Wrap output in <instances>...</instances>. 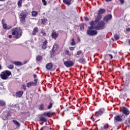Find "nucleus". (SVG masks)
<instances>
[{
	"label": "nucleus",
	"instance_id": "obj_38",
	"mask_svg": "<svg viewBox=\"0 0 130 130\" xmlns=\"http://www.w3.org/2000/svg\"><path fill=\"white\" fill-rule=\"evenodd\" d=\"M42 2L43 3L44 6H46V5H47V3L46 2V1L45 0H42Z\"/></svg>",
	"mask_w": 130,
	"mask_h": 130
},
{
	"label": "nucleus",
	"instance_id": "obj_27",
	"mask_svg": "<svg viewBox=\"0 0 130 130\" xmlns=\"http://www.w3.org/2000/svg\"><path fill=\"white\" fill-rule=\"evenodd\" d=\"M41 21H42V24L44 25L46 23V22H47V19L46 18H42L41 19Z\"/></svg>",
	"mask_w": 130,
	"mask_h": 130
},
{
	"label": "nucleus",
	"instance_id": "obj_19",
	"mask_svg": "<svg viewBox=\"0 0 130 130\" xmlns=\"http://www.w3.org/2000/svg\"><path fill=\"white\" fill-rule=\"evenodd\" d=\"M37 32H38V27H36L34 28L31 34L32 35L35 36L36 35V33H37Z\"/></svg>",
	"mask_w": 130,
	"mask_h": 130
},
{
	"label": "nucleus",
	"instance_id": "obj_30",
	"mask_svg": "<svg viewBox=\"0 0 130 130\" xmlns=\"http://www.w3.org/2000/svg\"><path fill=\"white\" fill-rule=\"evenodd\" d=\"M31 14L32 17H36V16L38 15V12H37V11H32L31 12Z\"/></svg>",
	"mask_w": 130,
	"mask_h": 130
},
{
	"label": "nucleus",
	"instance_id": "obj_37",
	"mask_svg": "<svg viewBox=\"0 0 130 130\" xmlns=\"http://www.w3.org/2000/svg\"><path fill=\"white\" fill-rule=\"evenodd\" d=\"M41 34L42 35V36H46V32L45 31L42 30L41 32Z\"/></svg>",
	"mask_w": 130,
	"mask_h": 130
},
{
	"label": "nucleus",
	"instance_id": "obj_8",
	"mask_svg": "<svg viewBox=\"0 0 130 130\" xmlns=\"http://www.w3.org/2000/svg\"><path fill=\"white\" fill-rule=\"evenodd\" d=\"M58 48V46L56 44L53 45V48L52 49V52H51V57H52L55 53V50Z\"/></svg>",
	"mask_w": 130,
	"mask_h": 130
},
{
	"label": "nucleus",
	"instance_id": "obj_52",
	"mask_svg": "<svg viewBox=\"0 0 130 130\" xmlns=\"http://www.w3.org/2000/svg\"><path fill=\"white\" fill-rule=\"evenodd\" d=\"M105 1L107 2H111V1H112V0H105Z\"/></svg>",
	"mask_w": 130,
	"mask_h": 130
},
{
	"label": "nucleus",
	"instance_id": "obj_18",
	"mask_svg": "<svg viewBox=\"0 0 130 130\" xmlns=\"http://www.w3.org/2000/svg\"><path fill=\"white\" fill-rule=\"evenodd\" d=\"M83 52L81 50H79L77 52L76 54H75V57H79L80 55H83Z\"/></svg>",
	"mask_w": 130,
	"mask_h": 130
},
{
	"label": "nucleus",
	"instance_id": "obj_39",
	"mask_svg": "<svg viewBox=\"0 0 130 130\" xmlns=\"http://www.w3.org/2000/svg\"><path fill=\"white\" fill-rule=\"evenodd\" d=\"M75 39H72V42L71 43V45H75Z\"/></svg>",
	"mask_w": 130,
	"mask_h": 130
},
{
	"label": "nucleus",
	"instance_id": "obj_13",
	"mask_svg": "<svg viewBox=\"0 0 130 130\" xmlns=\"http://www.w3.org/2000/svg\"><path fill=\"white\" fill-rule=\"evenodd\" d=\"M53 68V64L52 63H48L46 66V68L48 71H51V69Z\"/></svg>",
	"mask_w": 130,
	"mask_h": 130
},
{
	"label": "nucleus",
	"instance_id": "obj_31",
	"mask_svg": "<svg viewBox=\"0 0 130 130\" xmlns=\"http://www.w3.org/2000/svg\"><path fill=\"white\" fill-rule=\"evenodd\" d=\"M13 122H14V123H15V124H16L17 126H19L20 125V123H19V122H18L17 120H13Z\"/></svg>",
	"mask_w": 130,
	"mask_h": 130
},
{
	"label": "nucleus",
	"instance_id": "obj_45",
	"mask_svg": "<svg viewBox=\"0 0 130 130\" xmlns=\"http://www.w3.org/2000/svg\"><path fill=\"white\" fill-rule=\"evenodd\" d=\"M108 56H109V57L111 58V59H112V58H113V56H112V55L110 54H109L107 55Z\"/></svg>",
	"mask_w": 130,
	"mask_h": 130
},
{
	"label": "nucleus",
	"instance_id": "obj_9",
	"mask_svg": "<svg viewBox=\"0 0 130 130\" xmlns=\"http://www.w3.org/2000/svg\"><path fill=\"white\" fill-rule=\"evenodd\" d=\"M98 15L97 16L95 21H91L90 23H93V24H94V23H98V22H99V21H100V20H101V19L102 18V16L101 15V14H98Z\"/></svg>",
	"mask_w": 130,
	"mask_h": 130
},
{
	"label": "nucleus",
	"instance_id": "obj_22",
	"mask_svg": "<svg viewBox=\"0 0 130 130\" xmlns=\"http://www.w3.org/2000/svg\"><path fill=\"white\" fill-rule=\"evenodd\" d=\"M78 61L80 62V63H82L83 64H85V63H86V60H85V59L83 57L80 58L78 60Z\"/></svg>",
	"mask_w": 130,
	"mask_h": 130
},
{
	"label": "nucleus",
	"instance_id": "obj_34",
	"mask_svg": "<svg viewBox=\"0 0 130 130\" xmlns=\"http://www.w3.org/2000/svg\"><path fill=\"white\" fill-rule=\"evenodd\" d=\"M43 108H44V106H43V104H41L39 106V109H40V110H43Z\"/></svg>",
	"mask_w": 130,
	"mask_h": 130
},
{
	"label": "nucleus",
	"instance_id": "obj_32",
	"mask_svg": "<svg viewBox=\"0 0 130 130\" xmlns=\"http://www.w3.org/2000/svg\"><path fill=\"white\" fill-rule=\"evenodd\" d=\"M114 37L115 38V39L116 40H118V39H119V36H118V35L115 34L114 35Z\"/></svg>",
	"mask_w": 130,
	"mask_h": 130
},
{
	"label": "nucleus",
	"instance_id": "obj_29",
	"mask_svg": "<svg viewBox=\"0 0 130 130\" xmlns=\"http://www.w3.org/2000/svg\"><path fill=\"white\" fill-rule=\"evenodd\" d=\"M0 106H6V102L0 100Z\"/></svg>",
	"mask_w": 130,
	"mask_h": 130
},
{
	"label": "nucleus",
	"instance_id": "obj_7",
	"mask_svg": "<svg viewBox=\"0 0 130 130\" xmlns=\"http://www.w3.org/2000/svg\"><path fill=\"white\" fill-rule=\"evenodd\" d=\"M114 121L115 122H117V121H122V115L115 116L114 118Z\"/></svg>",
	"mask_w": 130,
	"mask_h": 130
},
{
	"label": "nucleus",
	"instance_id": "obj_15",
	"mask_svg": "<svg viewBox=\"0 0 130 130\" xmlns=\"http://www.w3.org/2000/svg\"><path fill=\"white\" fill-rule=\"evenodd\" d=\"M111 18H112V16L111 15H108L104 17V21L107 23L108 22V20H110Z\"/></svg>",
	"mask_w": 130,
	"mask_h": 130
},
{
	"label": "nucleus",
	"instance_id": "obj_12",
	"mask_svg": "<svg viewBox=\"0 0 130 130\" xmlns=\"http://www.w3.org/2000/svg\"><path fill=\"white\" fill-rule=\"evenodd\" d=\"M63 3L67 6H71L74 3V0H63Z\"/></svg>",
	"mask_w": 130,
	"mask_h": 130
},
{
	"label": "nucleus",
	"instance_id": "obj_55",
	"mask_svg": "<svg viewBox=\"0 0 130 130\" xmlns=\"http://www.w3.org/2000/svg\"><path fill=\"white\" fill-rule=\"evenodd\" d=\"M44 128V127H42L41 128L40 130H43Z\"/></svg>",
	"mask_w": 130,
	"mask_h": 130
},
{
	"label": "nucleus",
	"instance_id": "obj_4",
	"mask_svg": "<svg viewBox=\"0 0 130 130\" xmlns=\"http://www.w3.org/2000/svg\"><path fill=\"white\" fill-rule=\"evenodd\" d=\"M27 16H28V12L26 10H23L21 12L19 15V18L21 23H25Z\"/></svg>",
	"mask_w": 130,
	"mask_h": 130
},
{
	"label": "nucleus",
	"instance_id": "obj_17",
	"mask_svg": "<svg viewBox=\"0 0 130 130\" xmlns=\"http://www.w3.org/2000/svg\"><path fill=\"white\" fill-rule=\"evenodd\" d=\"M4 72L5 73V76L7 77V79H9V77L12 75V72L9 70H5Z\"/></svg>",
	"mask_w": 130,
	"mask_h": 130
},
{
	"label": "nucleus",
	"instance_id": "obj_23",
	"mask_svg": "<svg viewBox=\"0 0 130 130\" xmlns=\"http://www.w3.org/2000/svg\"><path fill=\"white\" fill-rule=\"evenodd\" d=\"M103 112L101 109H100L98 112L95 113L96 116H99V115H102Z\"/></svg>",
	"mask_w": 130,
	"mask_h": 130
},
{
	"label": "nucleus",
	"instance_id": "obj_28",
	"mask_svg": "<svg viewBox=\"0 0 130 130\" xmlns=\"http://www.w3.org/2000/svg\"><path fill=\"white\" fill-rule=\"evenodd\" d=\"M42 59V56L41 55H38L36 57V60L37 61H40Z\"/></svg>",
	"mask_w": 130,
	"mask_h": 130
},
{
	"label": "nucleus",
	"instance_id": "obj_58",
	"mask_svg": "<svg viewBox=\"0 0 130 130\" xmlns=\"http://www.w3.org/2000/svg\"><path fill=\"white\" fill-rule=\"evenodd\" d=\"M5 117H8V116H5Z\"/></svg>",
	"mask_w": 130,
	"mask_h": 130
},
{
	"label": "nucleus",
	"instance_id": "obj_51",
	"mask_svg": "<svg viewBox=\"0 0 130 130\" xmlns=\"http://www.w3.org/2000/svg\"><path fill=\"white\" fill-rule=\"evenodd\" d=\"M126 31H130V28H127L126 29Z\"/></svg>",
	"mask_w": 130,
	"mask_h": 130
},
{
	"label": "nucleus",
	"instance_id": "obj_56",
	"mask_svg": "<svg viewBox=\"0 0 130 130\" xmlns=\"http://www.w3.org/2000/svg\"><path fill=\"white\" fill-rule=\"evenodd\" d=\"M128 42H129V45H130V39L128 40Z\"/></svg>",
	"mask_w": 130,
	"mask_h": 130
},
{
	"label": "nucleus",
	"instance_id": "obj_5",
	"mask_svg": "<svg viewBox=\"0 0 130 130\" xmlns=\"http://www.w3.org/2000/svg\"><path fill=\"white\" fill-rule=\"evenodd\" d=\"M105 23L103 21L98 22L96 23H93V26L95 27L96 30H101L102 29H104V26Z\"/></svg>",
	"mask_w": 130,
	"mask_h": 130
},
{
	"label": "nucleus",
	"instance_id": "obj_42",
	"mask_svg": "<svg viewBox=\"0 0 130 130\" xmlns=\"http://www.w3.org/2000/svg\"><path fill=\"white\" fill-rule=\"evenodd\" d=\"M104 129H106L107 128H108V124L105 125V126H104Z\"/></svg>",
	"mask_w": 130,
	"mask_h": 130
},
{
	"label": "nucleus",
	"instance_id": "obj_41",
	"mask_svg": "<svg viewBox=\"0 0 130 130\" xmlns=\"http://www.w3.org/2000/svg\"><path fill=\"white\" fill-rule=\"evenodd\" d=\"M80 28L81 30H83V29H84V25L80 24Z\"/></svg>",
	"mask_w": 130,
	"mask_h": 130
},
{
	"label": "nucleus",
	"instance_id": "obj_11",
	"mask_svg": "<svg viewBox=\"0 0 130 130\" xmlns=\"http://www.w3.org/2000/svg\"><path fill=\"white\" fill-rule=\"evenodd\" d=\"M52 38H53V39H56L57 37H58V32H57L55 30H53V32L51 34Z\"/></svg>",
	"mask_w": 130,
	"mask_h": 130
},
{
	"label": "nucleus",
	"instance_id": "obj_50",
	"mask_svg": "<svg viewBox=\"0 0 130 130\" xmlns=\"http://www.w3.org/2000/svg\"><path fill=\"white\" fill-rule=\"evenodd\" d=\"M93 116H94V115H93L91 117V119H92L93 121H94V118L93 117Z\"/></svg>",
	"mask_w": 130,
	"mask_h": 130
},
{
	"label": "nucleus",
	"instance_id": "obj_21",
	"mask_svg": "<svg viewBox=\"0 0 130 130\" xmlns=\"http://www.w3.org/2000/svg\"><path fill=\"white\" fill-rule=\"evenodd\" d=\"M12 63H13V64H15V66H22L23 64H22V62H21L20 61H13L12 62Z\"/></svg>",
	"mask_w": 130,
	"mask_h": 130
},
{
	"label": "nucleus",
	"instance_id": "obj_48",
	"mask_svg": "<svg viewBox=\"0 0 130 130\" xmlns=\"http://www.w3.org/2000/svg\"><path fill=\"white\" fill-rule=\"evenodd\" d=\"M84 20H85V21H88L89 20V18L87 17H84Z\"/></svg>",
	"mask_w": 130,
	"mask_h": 130
},
{
	"label": "nucleus",
	"instance_id": "obj_47",
	"mask_svg": "<svg viewBox=\"0 0 130 130\" xmlns=\"http://www.w3.org/2000/svg\"><path fill=\"white\" fill-rule=\"evenodd\" d=\"M2 25H5L6 23H5V19H3L2 20Z\"/></svg>",
	"mask_w": 130,
	"mask_h": 130
},
{
	"label": "nucleus",
	"instance_id": "obj_44",
	"mask_svg": "<svg viewBox=\"0 0 130 130\" xmlns=\"http://www.w3.org/2000/svg\"><path fill=\"white\" fill-rule=\"evenodd\" d=\"M37 81H38V79L35 78L34 80V82H33L34 83H36V86H37Z\"/></svg>",
	"mask_w": 130,
	"mask_h": 130
},
{
	"label": "nucleus",
	"instance_id": "obj_43",
	"mask_svg": "<svg viewBox=\"0 0 130 130\" xmlns=\"http://www.w3.org/2000/svg\"><path fill=\"white\" fill-rule=\"evenodd\" d=\"M121 5L124 3V0H119Z\"/></svg>",
	"mask_w": 130,
	"mask_h": 130
},
{
	"label": "nucleus",
	"instance_id": "obj_3",
	"mask_svg": "<svg viewBox=\"0 0 130 130\" xmlns=\"http://www.w3.org/2000/svg\"><path fill=\"white\" fill-rule=\"evenodd\" d=\"M52 115H53V113H51L50 112L44 113L40 117V121L46 122V121H47V119L45 118V116H47L48 117H51Z\"/></svg>",
	"mask_w": 130,
	"mask_h": 130
},
{
	"label": "nucleus",
	"instance_id": "obj_10",
	"mask_svg": "<svg viewBox=\"0 0 130 130\" xmlns=\"http://www.w3.org/2000/svg\"><path fill=\"white\" fill-rule=\"evenodd\" d=\"M121 110L123 113L125 114V115H128V114H129V111L127 109H126V108L123 107L121 108Z\"/></svg>",
	"mask_w": 130,
	"mask_h": 130
},
{
	"label": "nucleus",
	"instance_id": "obj_16",
	"mask_svg": "<svg viewBox=\"0 0 130 130\" xmlns=\"http://www.w3.org/2000/svg\"><path fill=\"white\" fill-rule=\"evenodd\" d=\"M32 86H36V83L30 82L26 84V87H27V88H30V87H32Z\"/></svg>",
	"mask_w": 130,
	"mask_h": 130
},
{
	"label": "nucleus",
	"instance_id": "obj_26",
	"mask_svg": "<svg viewBox=\"0 0 130 130\" xmlns=\"http://www.w3.org/2000/svg\"><path fill=\"white\" fill-rule=\"evenodd\" d=\"M23 91H19L16 93V96L20 98L22 96V95H23Z\"/></svg>",
	"mask_w": 130,
	"mask_h": 130
},
{
	"label": "nucleus",
	"instance_id": "obj_36",
	"mask_svg": "<svg viewBox=\"0 0 130 130\" xmlns=\"http://www.w3.org/2000/svg\"><path fill=\"white\" fill-rule=\"evenodd\" d=\"M22 0H19L17 3L18 6H19V7H21L22 6Z\"/></svg>",
	"mask_w": 130,
	"mask_h": 130
},
{
	"label": "nucleus",
	"instance_id": "obj_33",
	"mask_svg": "<svg viewBox=\"0 0 130 130\" xmlns=\"http://www.w3.org/2000/svg\"><path fill=\"white\" fill-rule=\"evenodd\" d=\"M65 53L66 54H67V55H69V56H71V55H72V53L70 52L69 50H66L65 51Z\"/></svg>",
	"mask_w": 130,
	"mask_h": 130
},
{
	"label": "nucleus",
	"instance_id": "obj_6",
	"mask_svg": "<svg viewBox=\"0 0 130 130\" xmlns=\"http://www.w3.org/2000/svg\"><path fill=\"white\" fill-rule=\"evenodd\" d=\"M64 64L67 68H70L74 66V63L73 61H64Z\"/></svg>",
	"mask_w": 130,
	"mask_h": 130
},
{
	"label": "nucleus",
	"instance_id": "obj_1",
	"mask_svg": "<svg viewBox=\"0 0 130 130\" xmlns=\"http://www.w3.org/2000/svg\"><path fill=\"white\" fill-rule=\"evenodd\" d=\"M12 35L14 37V38H16V39H19V38H21L22 36V34H23V31L22 29L19 27L13 28L12 29Z\"/></svg>",
	"mask_w": 130,
	"mask_h": 130
},
{
	"label": "nucleus",
	"instance_id": "obj_49",
	"mask_svg": "<svg viewBox=\"0 0 130 130\" xmlns=\"http://www.w3.org/2000/svg\"><path fill=\"white\" fill-rule=\"evenodd\" d=\"M33 77L35 79H36V78H37V75L36 74H34Z\"/></svg>",
	"mask_w": 130,
	"mask_h": 130
},
{
	"label": "nucleus",
	"instance_id": "obj_24",
	"mask_svg": "<svg viewBox=\"0 0 130 130\" xmlns=\"http://www.w3.org/2000/svg\"><path fill=\"white\" fill-rule=\"evenodd\" d=\"M106 10L104 9H101L99 10L98 14L99 15H102V14H104L105 13Z\"/></svg>",
	"mask_w": 130,
	"mask_h": 130
},
{
	"label": "nucleus",
	"instance_id": "obj_46",
	"mask_svg": "<svg viewBox=\"0 0 130 130\" xmlns=\"http://www.w3.org/2000/svg\"><path fill=\"white\" fill-rule=\"evenodd\" d=\"M70 50H72V51L75 50V48L74 47H70Z\"/></svg>",
	"mask_w": 130,
	"mask_h": 130
},
{
	"label": "nucleus",
	"instance_id": "obj_40",
	"mask_svg": "<svg viewBox=\"0 0 130 130\" xmlns=\"http://www.w3.org/2000/svg\"><path fill=\"white\" fill-rule=\"evenodd\" d=\"M52 107V103H50V105L48 106V109H50Z\"/></svg>",
	"mask_w": 130,
	"mask_h": 130
},
{
	"label": "nucleus",
	"instance_id": "obj_54",
	"mask_svg": "<svg viewBox=\"0 0 130 130\" xmlns=\"http://www.w3.org/2000/svg\"><path fill=\"white\" fill-rule=\"evenodd\" d=\"M6 0H0V2H5Z\"/></svg>",
	"mask_w": 130,
	"mask_h": 130
},
{
	"label": "nucleus",
	"instance_id": "obj_20",
	"mask_svg": "<svg viewBox=\"0 0 130 130\" xmlns=\"http://www.w3.org/2000/svg\"><path fill=\"white\" fill-rule=\"evenodd\" d=\"M47 43H48L47 41H45L43 43V45L42 46V49H46V48L47 47V46L46 45V44H47Z\"/></svg>",
	"mask_w": 130,
	"mask_h": 130
},
{
	"label": "nucleus",
	"instance_id": "obj_53",
	"mask_svg": "<svg viewBox=\"0 0 130 130\" xmlns=\"http://www.w3.org/2000/svg\"><path fill=\"white\" fill-rule=\"evenodd\" d=\"M8 37H9V38H12V35H9V36H8Z\"/></svg>",
	"mask_w": 130,
	"mask_h": 130
},
{
	"label": "nucleus",
	"instance_id": "obj_25",
	"mask_svg": "<svg viewBox=\"0 0 130 130\" xmlns=\"http://www.w3.org/2000/svg\"><path fill=\"white\" fill-rule=\"evenodd\" d=\"M3 27L5 30H10V29L12 28V26L8 27V26H7V24L6 23L5 24L3 25Z\"/></svg>",
	"mask_w": 130,
	"mask_h": 130
},
{
	"label": "nucleus",
	"instance_id": "obj_2",
	"mask_svg": "<svg viewBox=\"0 0 130 130\" xmlns=\"http://www.w3.org/2000/svg\"><path fill=\"white\" fill-rule=\"evenodd\" d=\"M93 22H90V26L88 27V30H87V34L90 36H94L97 35V30H93L95 29V26L93 24Z\"/></svg>",
	"mask_w": 130,
	"mask_h": 130
},
{
	"label": "nucleus",
	"instance_id": "obj_59",
	"mask_svg": "<svg viewBox=\"0 0 130 130\" xmlns=\"http://www.w3.org/2000/svg\"><path fill=\"white\" fill-rule=\"evenodd\" d=\"M24 90H26V88H24Z\"/></svg>",
	"mask_w": 130,
	"mask_h": 130
},
{
	"label": "nucleus",
	"instance_id": "obj_14",
	"mask_svg": "<svg viewBox=\"0 0 130 130\" xmlns=\"http://www.w3.org/2000/svg\"><path fill=\"white\" fill-rule=\"evenodd\" d=\"M0 78L2 80H8V78H7V76H6V73H5V71H3L1 73Z\"/></svg>",
	"mask_w": 130,
	"mask_h": 130
},
{
	"label": "nucleus",
	"instance_id": "obj_57",
	"mask_svg": "<svg viewBox=\"0 0 130 130\" xmlns=\"http://www.w3.org/2000/svg\"><path fill=\"white\" fill-rule=\"evenodd\" d=\"M0 70H2V66L0 65Z\"/></svg>",
	"mask_w": 130,
	"mask_h": 130
},
{
	"label": "nucleus",
	"instance_id": "obj_35",
	"mask_svg": "<svg viewBox=\"0 0 130 130\" xmlns=\"http://www.w3.org/2000/svg\"><path fill=\"white\" fill-rule=\"evenodd\" d=\"M7 68H8V69H10V70H13V69H14V65L10 64L7 67Z\"/></svg>",
	"mask_w": 130,
	"mask_h": 130
}]
</instances>
